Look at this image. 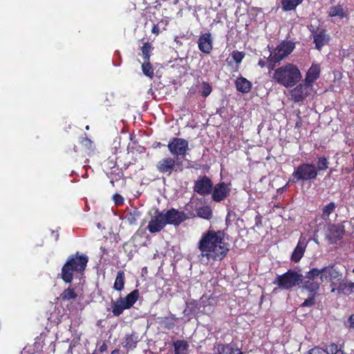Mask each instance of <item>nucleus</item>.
<instances>
[{
	"mask_svg": "<svg viewBox=\"0 0 354 354\" xmlns=\"http://www.w3.org/2000/svg\"><path fill=\"white\" fill-rule=\"evenodd\" d=\"M88 257L86 254L76 252L68 257L61 270L60 277L66 283H71L74 274H83Z\"/></svg>",
	"mask_w": 354,
	"mask_h": 354,
	"instance_id": "obj_2",
	"label": "nucleus"
},
{
	"mask_svg": "<svg viewBox=\"0 0 354 354\" xmlns=\"http://www.w3.org/2000/svg\"><path fill=\"white\" fill-rule=\"evenodd\" d=\"M198 49L205 54H209L213 49V39L209 32L201 34L198 40Z\"/></svg>",
	"mask_w": 354,
	"mask_h": 354,
	"instance_id": "obj_18",
	"label": "nucleus"
},
{
	"mask_svg": "<svg viewBox=\"0 0 354 354\" xmlns=\"http://www.w3.org/2000/svg\"><path fill=\"white\" fill-rule=\"evenodd\" d=\"M320 72V66L318 64L313 63L308 70L304 81L310 85H313V83L319 77Z\"/></svg>",
	"mask_w": 354,
	"mask_h": 354,
	"instance_id": "obj_23",
	"label": "nucleus"
},
{
	"mask_svg": "<svg viewBox=\"0 0 354 354\" xmlns=\"http://www.w3.org/2000/svg\"><path fill=\"white\" fill-rule=\"evenodd\" d=\"M307 242L306 239L301 236L296 248L292 253L291 261L295 263L299 262L304 254Z\"/></svg>",
	"mask_w": 354,
	"mask_h": 354,
	"instance_id": "obj_21",
	"label": "nucleus"
},
{
	"mask_svg": "<svg viewBox=\"0 0 354 354\" xmlns=\"http://www.w3.org/2000/svg\"><path fill=\"white\" fill-rule=\"evenodd\" d=\"M176 319L175 315H172L171 319L165 317L162 321L164 328L168 330L172 329L175 326L174 321Z\"/></svg>",
	"mask_w": 354,
	"mask_h": 354,
	"instance_id": "obj_41",
	"label": "nucleus"
},
{
	"mask_svg": "<svg viewBox=\"0 0 354 354\" xmlns=\"http://www.w3.org/2000/svg\"><path fill=\"white\" fill-rule=\"evenodd\" d=\"M141 216V213L137 209H133L132 211L129 212L124 218L127 220L128 223L131 225L136 223L137 219Z\"/></svg>",
	"mask_w": 354,
	"mask_h": 354,
	"instance_id": "obj_34",
	"label": "nucleus"
},
{
	"mask_svg": "<svg viewBox=\"0 0 354 354\" xmlns=\"http://www.w3.org/2000/svg\"><path fill=\"white\" fill-rule=\"evenodd\" d=\"M225 232L209 229L203 233L198 242V249L201 252L198 258L202 263L222 261L230 250V244L224 241Z\"/></svg>",
	"mask_w": 354,
	"mask_h": 354,
	"instance_id": "obj_1",
	"label": "nucleus"
},
{
	"mask_svg": "<svg viewBox=\"0 0 354 354\" xmlns=\"http://www.w3.org/2000/svg\"><path fill=\"white\" fill-rule=\"evenodd\" d=\"M164 219L166 225H173L178 226L181 223L186 221L188 217L183 211H178L175 208L168 209L163 214Z\"/></svg>",
	"mask_w": 354,
	"mask_h": 354,
	"instance_id": "obj_13",
	"label": "nucleus"
},
{
	"mask_svg": "<svg viewBox=\"0 0 354 354\" xmlns=\"http://www.w3.org/2000/svg\"><path fill=\"white\" fill-rule=\"evenodd\" d=\"M151 32L153 34L156 35H158L160 33V28L158 27V24H153L151 28Z\"/></svg>",
	"mask_w": 354,
	"mask_h": 354,
	"instance_id": "obj_46",
	"label": "nucleus"
},
{
	"mask_svg": "<svg viewBox=\"0 0 354 354\" xmlns=\"http://www.w3.org/2000/svg\"><path fill=\"white\" fill-rule=\"evenodd\" d=\"M293 183L297 181H307L315 179L317 176V169L313 164L301 163L294 171L292 174Z\"/></svg>",
	"mask_w": 354,
	"mask_h": 354,
	"instance_id": "obj_7",
	"label": "nucleus"
},
{
	"mask_svg": "<svg viewBox=\"0 0 354 354\" xmlns=\"http://www.w3.org/2000/svg\"><path fill=\"white\" fill-rule=\"evenodd\" d=\"M255 225L257 227H261L262 226V216L258 214L256 216H255Z\"/></svg>",
	"mask_w": 354,
	"mask_h": 354,
	"instance_id": "obj_44",
	"label": "nucleus"
},
{
	"mask_svg": "<svg viewBox=\"0 0 354 354\" xmlns=\"http://www.w3.org/2000/svg\"><path fill=\"white\" fill-rule=\"evenodd\" d=\"M258 65L261 68H264L266 66V62L263 59H260L258 62Z\"/></svg>",
	"mask_w": 354,
	"mask_h": 354,
	"instance_id": "obj_49",
	"label": "nucleus"
},
{
	"mask_svg": "<svg viewBox=\"0 0 354 354\" xmlns=\"http://www.w3.org/2000/svg\"><path fill=\"white\" fill-rule=\"evenodd\" d=\"M113 198H114L115 203L118 205H122L124 203V199L122 197V196H120V194H115L113 196Z\"/></svg>",
	"mask_w": 354,
	"mask_h": 354,
	"instance_id": "obj_42",
	"label": "nucleus"
},
{
	"mask_svg": "<svg viewBox=\"0 0 354 354\" xmlns=\"http://www.w3.org/2000/svg\"><path fill=\"white\" fill-rule=\"evenodd\" d=\"M302 124H303L302 119H301V116L299 114H297L295 128L299 129L301 127Z\"/></svg>",
	"mask_w": 354,
	"mask_h": 354,
	"instance_id": "obj_43",
	"label": "nucleus"
},
{
	"mask_svg": "<svg viewBox=\"0 0 354 354\" xmlns=\"http://www.w3.org/2000/svg\"><path fill=\"white\" fill-rule=\"evenodd\" d=\"M327 13L330 17H338L340 19L346 17V11L341 4L330 7Z\"/></svg>",
	"mask_w": 354,
	"mask_h": 354,
	"instance_id": "obj_26",
	"label": "nucleus"
},
{
	"mask_svg": "<svg viewBox=\"0 0 354 354\" xmlns=\"http://www.w3.org/2000/svg\"><path fill=\"white\" fill-rule=\"evenodd\" d=\"M304 0H281V8L283 11H291L302 3Z\"/></svg>",
	"mask_w": 354,
	"mask_h": 354,
	"instance_id": "obj_29",
	"label": "nucleus"
},
{
	"mask_svg": "<svg viewBox=\"0 0 354 354\" xmlns=\"http://www.w3.org/2000/svg\"><path fill=\"white\" fill-rule=\"evenodd\" d=\"M111 354H120V351L118 348H115L113 351H112Z\"/></svg>",
	"mask_w": 354,
	"mask_h": 354,
	"instance_id": "obj_50",
	"label": "nucleus"
},
{
	"mask_svg": "<svg viewBox=\"0 0 354 354\" xmlns=\"http://www.w3.org/2000/svg\"><path fill=\"white\" fill-rule=\"evenodd\" d=\"M108 346L105 341H103L102 344L98 348V351L101 353H103L107 350Z\"/></svg>",
	"mask_w": 354,
	"mask_h": 354,
	"instance_id": "obj_45",
	"label": "nucleus"
},
{
	"mask_svg": "<svg viewBox=\"0 0 354 354\" xmlns=\"http://www.w3.org/2000/svg\"><path fill=\"white\" fill-rule=\"evenodd\" d=\"M156 146H157L158 147H161L162 144H161L160 142H158V143L156 144Z\"/></svg>",
	"mask_w": 354,
	"mask_h": 354,
	"instance_id": "obj_51",
	"label": "nucleus"
},
{
	"mask_svg": "<svg viewBox=\"0 0 354 354\" xmlns=\"http://www.w3.org/2000/svg\"><path fill=\"white\" fill-rule=\"evenodd\" d=\"M167 148L169 153L178 160L179 156L185 157L187 153L189 150V142L185 138L174 137L169 140Z\"/></svg>",
	"mask_w": 354,
	"mask_h": 354,
	"instance_id": "obj_9",
	"label": "nucleus"
},
{
	"mask_svg": "<svg viewBox=\"0 0 354 354\" xmlns=\"http://www.w3.org/2000/svg\"><path fill=\"white\" fill-rule=\"evenodd\" d=\"M196 214L198 216L206 220H210L212 217V211L209 206H202L197 208Z\"/></svg>",
	"mask_w": 354,
	"mask_h": 354,
	"instance_id": "obj_33",
	"label": "nucleus"
},
{
	"mask_svg": "<svg viewBox=\"0 0 354 354\" xmlns=\"http://www.w3.org/2000/svg\"><path fill=\"white\" fill-rule=\"evenodd\" d=\"M230 183L227 184L225 182H220L213 185L212 190V199L213 201L220 203L225 200L230 194Z\"/></svg>",
	"mask_w": 354,
	"mask_h": 354,
	"instance_id": "obj_12",
	"label": "nucleus"
},
{
	"mask_svg": "<svg viewBox=\"0 0 354 354\" xmlns=\"http://www.w3.org/2000/svg\"><path fill=\"white\" fill-rule=\"evenodd\" d=\"M174 354H180L178 351H174Z\"/></svg>",
	"mask_w": 354,
	"mask_h": 354,
	"instance_id": "obj_52",
	"label": "nucleus"
},
{
	"mask_svg": "<svg viewBox=\"0 0 354 354\" xmlns=\"http://www.w3.org/2000/svg\"><path fill=\"white\" fill-rule=\"evenodd\" d=\"M174 351H178L180 354H186L189 348L187 342L184 339L176 340L173 342Z\"/></svg>",
	"mask_w": 354,
	"mask_h": 354,
	"instance_id": "obj_32",
	"label": "nucleus"
},
{
	"mask_svg": "<svg viewBox=\"0 0 354 354\" xmlns=\"http://www.w3.org/2000/svg\"><path fill=\"white\" fill-rule=\"evenodd\" d=\"M213 183L212 180L206 176H199L194 183V190L200 195H207L212 192Z\"/></svg>",
	"mask_w": 354,
	"mask_h": 354,
	"instance_id": "obj_15",
	"label": "nucleus"
},
{
	"mask_svg": "<svg viewBox=\"0 0 354 354\" xmlns=\"http://www.w3.org/2000/svg\"><path fill=\"white\" fill-rule=\"evenodd\" d=\"M227 221H228V216L226 218V222H227Z\"/></svg>",
	"mask_w": 354,
	"mask_h": 354,
	"instance_id": "obj_53",
	"label": "nucleus"
},
{
	"mask_svg": "<svg viewBox=\"0 0 354 354\" xmlns=\"http://www.w3.org/2000/svg\"><path fill=\"white\" fill-rule=\"evenodd\" d=\"M306 354H344V351L342 345L332 343L327 346L326 349L315 346L310 349Z\"/></svg>",
	"mask_w": 354,
	"mask_h": 354,
	"instance_id": "obj_17",
	"label": "nucleus"
},
{
	"mask_svg": "<svg viewBox=\"0 0 354 354\" xmlns=\"http://www.w3.org/2000/svg\"><path fill=\"white\" fill-rule=\"evenodd\" d=\"M303 281V274L293 270H288L283 274L277 275L273 283L284 290H291Z\"/></svg>",
	"mask_w": 354,
	"mask_h": 354,
	"instance_id": "obj_6",
	"label": "nucleus"
},
{
	"mask_svg": "<svg viewBox=\"0 0 354 354\" xmlns=\"http://www.w3.org/2000/svg\"><path fill=\"white\" fill-rule=\"evenodd\" d=\"M139 290H133L126 297H120L115 301H111V310L115 317L121 315L124 310L130 309L136 303L139 298Z\"/></svg>",
	"mask_w": 354,
	"mask_h": 354,
	"instance_id": "obj_5",
	"label": "nucleus"
},
{
	"mask_svg": "<svg viewBox=\"0 0 354 354\" xmlns=\"http://www.w3.org/2000/svg\"><path fill=\"white\" fill-rule=\"evenodd\" d=\"M51 235L54 237L55 241H57L59 240V234L57 231L52 230Z\"/></svg>",
	"mask_w": 354,
	"mask_h": 354,
	"instance_id": "obj_48",
	"label": "nucleus"
},
{
	"mask_svg": "<svg viewBox=\"0 0 354 354\" xmlns=\"http://www.w3.org/2000/svg\"><path fill=\"white\" fill-rule=\"evenodd\" d=\"M335 207V204L333 202H330V203L325 205L322 209V217H328L330 214L334 212Z\"/></svg>",
	"mask_w": 354,
	"mask_h": 354,
	"instance_id": "obj_38",
	"label": "nucleus"
},
{
	"mask_svg": "<svg viewBox=\"0 0 354 354\" xmlns=\"http://www.w3.org/2000/svg\"><path fill=\"white\" fill-rule=\"evenodd\" d=\"M138 342V336L135 333H132L131 334H127L123 342V346L127 350H132L136 347Z\"/></svg>",
	"mask_w": 354,
	"mask_h": 354,
	"instance_id": "obj_27",
	"label": "nucleus"
},
{
	"mask_svg": "<svg viewBox=\"0 0 354 354\" xmlns=\"http://www.w3.org/2000/svg\"><path fill=\"white\" fill-rule=\"evenodd\" d=\"M321 271L319 269L313 268L303 276L301 288L308 292V297L300 305L301 307H312L316 304V296L319 290L321 281Z\"/></svg>",
	"mask_w": 354,
	"mask_h": 354,
	"instance_id": "obj_3",
	"label": "nucleus"
},
{
	"mask_svg": "<svg viewBox=\"0 0 354 354\" xmlns=\"http://www.w3.org/2000/svg\"><path fill=\"white\" fill-rule=\"evenodd\" d=\"M231 55L233 61L236 63V66L232 72H238L239 70V65L245 57V54L243 51L234 50L232 52Z\"/></svg>",
	"mask_w": 354,
	"mask_h": 354,
	"instance_id": "obj_31",
	"label": "nucleus"
},
{
	"mask_svg": "<svg viewBox=\"0 0 354 354\" xmlns=\"http://www.w3.org/2000/svg\"><path fill=\"white\" fill-rule=\"evenodd\" d=\"M274 55L271 53L267 59V61H268L267 67L268 68L269 72H270L271 71H273L276 66V64L281 62V61H277V59H274Z\"/></svg>",
	"mask_w": 354,
	"mask_h": 354,
	"instance_id": "obj_40",
	"label": "nucleus"
},
{
	"mask_svg": "<svg viewBox=\"0 0 354 354\" xmlns=\"http://www.w3.org/2000/svg\"><path fill=\"white\" fill-rule=\"evenodd\" d=\"M337 283L336 287L332 288L331 292L337 290L344 295H349L354 292V282H348L344 279H339V283Z\"/></svg>",
	"mask_w": 354,
	"mask_h": 354,
	"instance_id": "obj_22",
	"label": "nucleus"
},
{
	"mask_svg": "<svg viewBox=\"0 0 354 354\" xmlns=\"http://www.w3.org/2000/svg\"><path fill=\"white\" fill-rule=\"evenodd\" d=\"M352 272L354 273V268L353 269Z\"/></svg>",
	"mask_w": 354,
	"mask_h": 354,
	"instance_id": "obj_54",
	"label": "nucleus"
},
{
	"mask_svg": "<svg viewBox=\"0 0 354 354\" xmlns=\"http://www.w3.org/2000/svg\"><path fill=\"white\" fill-rule=\"evenodd\" d=\"M236 88L242 93H248L252 89V83L244 77H239L234 82Z\"/></svg>",
	"mask_w": 354,
	"mask_h": 354,
	"instance_id": "obj_25",
	"label": "nucleus"
},
{
	"mask_svg": "<svg viewBox=\"0 0 354 354\" xmlns=\"http://www.w3.org/2000/svg\"><path fill=\"white\" fill-rule=\"evenodd\" d=\"M166 226V223L164 219L163 214L158 213L153 218H152L148 223V230L153 234L160 232Z\"/></svg>",
	"mask_w": 354,
	"mask_h": 354,
	"instance_id": "obj_20",
	"label": "nucleus"
},
{
	"mask_svg": "<svg viewBox=\"0 0 354 354\" xmlns=\"http://www.w3.org/2000/svg\"><path fill=\"white\" fill-rule=\"evenodd\" d=\"M307 28L313 35L315 48L318 50H321L322 48L328 43L330 35L327 34L326 29L319 26H315L313 24H309L307 26Z\"/></svg>",
	"mask_w": 354,
	"mask_h": 354,
	"instance_id": "obj_10",
	"label": "nucleus"
},
{
	"mask_svg": "<svg viewBox=\"0 0 354 354\" xmlns=\"http://www.w3.org/2000/svg\"><path fill=\"white\" fill-rule=\"evenodd\" d=\"M319 270L321 271V281L324 280L330 281L333 287L337 286L339 279H343L341 268L337 263H330L328 266Z\"/></svg>",
	"mask_w": 354,
	"mask_h": 354,
	"instance_id": "obj_8",
	"label": "nucleus"
},
{
	"mask_svg": "<svg viewBox=\"0 0 354 354\" xmlns=\"http://www.w3.org/2000/svg\"><path fill=\"white\" fill-rule=\"evenodd\" d=\"M344 233L343 227L339 225H331L328 228L326 238L330 244H333L342 238Z\"/></svg>",
	"mask_w": 354,
	"mask_h": 354,
	"instance_id": "obj_19",
	"label": "nucleus"
},
{
	"mask_svg": "<svg viewBox=\"0 0 354 354\" xmlns=\"http://www.w3.org/2000/svg\"><path fill=\"white\" fill-rule=\"evenodd\" d=\"M312 90L313 85L303 81L290 91V99L296 103L301 102L310 95Z\"/></svg>",
	"mask_w": 354,
	"mask_h": 354,
	"instance_id": "obj_11",
	"label": "nucleus"
},
{
	"mask_svg": "<svg viewBox=\"0 0 354 354\" xmlns=\"http://www.w3.org/2000/svg\"><path fill=\"white\" fill-rule=\"evenodd\" d=\"M215 348L218 354H243L241 349L234 344H218Z\"/></svg>",
	"mask_w": 354,
	"mask_h": 354,
	"instance_id": "obj_24",
	"label": "nucleus"
},
{
	"mask_svg": "<svg viewBox=\"0 0 354 354\" xmlns=\"http://www.w3.org/2000/svg\"><path fill=\"white\" fill-rule=\"evenodd\" d=\"M77 297V294L75 290V288L69 286L65 289L60 295V299L63 301L75 299Z\"/></svg>",
	"mask_w": 354,
	"mask_h": 354,
	"instance_id": "obj_30",
	"label": "nucleus"
},
{
	"mask_svg": "<svg viewBox=\"0 0 354 354\" xmlns=\"http://www.w3.org/2000/svg\"><path fill=\"white\" fill-rule=\"evenodd\" d=\"M329 162L325 156L317 157V172L319 171H326L328 168Z\"/></svg>",
	"mask_w": 354,
	"mask_h": 354,
	"instance_id": "obj_36",
	"label": "nucleus"
},
{
	"mask_svg": "<svg viewBox=\"0 0 354 354\" xmlns=\"http://www.w3.org/2000/svg\"><path fill=\"white\" fill-rule=\"evenodd\" d=\"M142 71L143 74L152 79L154 76V70L149 61H144V63L142 64Z\"/></svg>",
	"mask_w": 354,
	"mask_h": 354,
	"instance_id": "obj_35",
	"label": "nucleus"
},
{
	"mask_svg": "<svg viewBox=\"0 0 354 354\" xmlns=\"http://www.w3.org/2000/svg\"><path fill=\"white\" fill-rule=\"evenodd\" d=\"M299 68L293 64H286L274 70L272 80L278 84L286 88L294 86L301 79Z\"/></svg>",
	"mask_w": 354,
	"mask_h": 354,
	"instance_id": "obj_4",
	"label": "nucleus"
},
{
	"mask_svg": "<svg viewBox=\"0 0 354 354\" xmlns=\"http://www.w3.org/2000/svg\"><path fill=\"white\" fill-rule=\"evenodd\" d=\"M212 91V88L211 85L208 82H203L202 84H201V95L205 98L210 95Z\"/></svg>",
	"mask_w": 354,
	"mask_h": 354,
	"instance_id": "obj_39",
	"label": "nucleus"
},
{
	"mask_svg": "<svg viewBox=\"0 0 354 354\" xmlns=\"http://www.w3.org/2000/svg\"><path fill=\"white\" fill-rule=\"evenodd\" d=\"M152 48L151 44L149 42H145L141 48L144 61L150 60V52Z\"/></svg>",
	"mask_w": 354,
	"mask_h": 354,
	"instance_id": "obj_37",
	"label": "nucleus"
},
{
	"mask_svg": "<svg viewBox=\"0 0 354 354\" xmlns=\"http://www.w3.org/2000/svg\"><path fill=\"white\" fill-rule=\"evenodd\" d=\"M349 327L354 329V314H352L348 318Z\"/></svg>",
	"mask_w": 354,
	"mask_h": 354,
	"instance_id": "obj_47",
	"label": "nucleus"
},
{
	"mask_svg": "<svg viewBox=\"0 0 354 354\" xmlns=\"http://www.w3.org/2000/svg\"><path fill=\"white\" fill-rule=\"evenodd\" d=\"M125 284V273L123 270H119L117 272L116 277L113 283V289L121 292L124 290Z\"/></svg>",
	"mask_w": 354,
	"mask_h": 354,
	"instance_id": "obj_28",
	"label": "nucleus"
},
{
	"mask_svg": "<svg viewBox=\"0 0 354 354\" xmlns=\"http://www.w3.org/2000/svg\"><path fill=\"white\" fill-rule=\"evenodd\" d=\"M178 165L176 158L165 157L157 162L156 169L160 173L170 176Z\"/></svg>",
	"mask_w": 354,
	"mask_h": 354,
	"instance_id": "obj_16",
	"label": "nucleus"
},
{
	"mask_svg": "<svg viewBox=\"0 0 354 354\" xmlns=\"http://www.w3.org/2000/svg\"><path fill=\"white\" fill-rule=\"evenodd\" d=\"M295 44L291 41H283L274 50V59L281 61L288 57L295 49Z\"/></svg>",
	"mask_w": 354,
	"mask_h": 354,
	"instance_id": "obj_14",
	"label": "nucleus"
}]
</instances>
